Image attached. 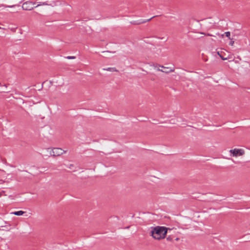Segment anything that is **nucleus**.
<instances>
[{"label":"nucleus","mask_w":250,"mask_h":250,"mask_svg":"<svg viewBox=\"0 0 250 250\" xmlns=\"http://www.w3.org/2000/svg\"><path fill=\"white\" fill-rule=\"evenodd\" d=\"M150 234L155 239H164L167 233V228L165 227L157 226L151 227Z\"/></svg>","instance_id":"1"},{"label":"nucleus","mask_w":250,"mask_h":250,"mask_svg":"<svg viewBox=\"0 0 250 250\" xmlns=\"http://www.w3.org/2000/svg\"><path fill=\"white\" fill-rule=\"evenodd\" d=\"M230 155L232 157H237L245 154V150L242 148H234L229 150Z\"/></svg>","instance_id":"2"},{"label":"nucleus","mask_w":250,"mask_h":250,"mask_svg":"<svg viewBox=\"0 0 250 250\" xmlns=\"http://www.w3.org/2000/svg\"><path fill=\"white\" fill-rule=\"evenodd\" d=\"M48 151L51 156L56 157L59 156L66 152L65 151L62 150L60 148H54L53 149H48Z\"/></svg>","instance_id":"3"},{"label":"nucleus","mask_w":250,"mask_h":250,"mask_svg":"<svg viewBox=\"0 0 250 250\" xmlns=\"http://www.w3.org/2000/svg\"><path fill=\"white\" fill-rule=\"evenodd\" d=\"M35 4V2L31 1H26L24 2L22 5V8L24 10H31L33 9V5Z\"/></svg>","instance_id":"4"},{"label":"nucleus","mask_w":250,"mask_h":250,"mask_svg":"<svg viewBox=\"0 0 250 250\" xmlns=\"http://www.w3.org/2000/svg\"><path fill=\"white\" fill-rule=\"evenodd\" d=\"M217 54L223 60H227L232 58L231 55H229L228 57H225L224 55H223L222 52H218Z\"/></svg>","instance_id":"5"},{"label":"nucleus","mask_w":250,"mask_h":250,"mask_svg":"<svg viewBox=\"0 0 250 250\" xmlns=\"http://www.w3.org/2000/svg\"><path fill=\"white\" fill-rule=\"evenodd\" d=\"M103 70L111 72L117 71V69L115 67H108L106 68H104Z\"/></svg>","instance_id":"6"},{"label":"nucleus","mask_w":250,"mask_h":250,"mask_svg":"<svg viewBox=\"0 0 250 250\" xmlns=\"http://www.w3.org/2000/svg\"><path fill=\"white\" fill-rule=\"evenodd\" d=\"M12 213L16 215L20 216L23 215L24 213V212L22 210H20L18 211H15Z\"/></svg>","instance_id":"7"},{"label":"nucleus","mask_w":250,"mask_h":250,"mask_svg":"<svg viewBox=\"0 0 250 250\" xmlns=\"http://www.w3.org/2000/svg\"><path fill=\"white\" fill-rule=\"evenodd\" d=\"M157 70L158 71H162V72H163L164 73H167V74L169 73L170 72H174V69H172V68H170L169 70V71H165L164 70L160 69V68H158L157 69Z\"/></svg>","instance_id":"8"},{"label":"nucleus","mask_w":250,"mask_h":250,"mask_svg":"<svg viewBox=\"0 0 250 250\" xmlns=\"http://www.w3.org/2000/svg\"><path fill=\"white\" fill-rule=\"evenodd\" d=\"M224 34L226 36V37H228L229 38V39L231 40L230 37V32H229V31L228 32H226Z\"/></svg>","instance_id":"9"},{"label":"nucleus","mask_w":250,"mask_h":250,"mask_svg":"<svg viewBox=\"0 0 250 250\" xmlns=\"http://www.w3.org/2000/svg\"><path fill=\"white\" fill-rule=\"evenodd\" d=\"M47 5V3H46L45 2H42V3H40L38 5H37L36 7H38V6H39L40 5Z\"/></svg>","instance_id":"10"},{"label":"nucleus","mask_w":250,"mask_h":250,"mask_svg":"<svg viewBox=\"0 0 250 250\" xmlns=\"http://www.w3.org/2000/svg\"><path fill=\"white\" fill-rule=\"evenodd\" d=\"M67 58L68 59H74L76 58L75 56H67Z\"/></svg>","instance_id":"11"},{"label":"nucleus","mask_w":250,"mask_h":250,"mask_svg":"<svg viewBox=\"0 0 250 250\" xmlns=\"http://www.w3.org/2000/svg\"><path fill=\"white\" fill-rule=\"evenodd\" d=\"M234 42L233 41H231L229 42V45L231 46H233L234 44Z\"/></svg>","instance_id":"12"},{"label":"nucleus","mask_w":250,"mask_h":250,"mask_svg":"<svg viewBox=\"0 0 250 250\" xmlns=\"http://www.w3.org/2000/svg\"><path fill=\"white\" fill-rule=\"evenodd\" d=\"M2 6L6 7H13L15 6V5H11V6H5V5H2Z\"/></svg>","instance_id":"13"},{"label":"nucleus","mask_w":250,"mask_h":250,"mask_svg":"<svg viewBox=\"0 0 250 250\" xmlns=\"http://www.w3.org/2000/svg\"><path fill=\"white\" fill-rule=\"evenodd\" d=\"M159 67H161V68H166V69H169L168 67H164V66L163 65H159Z\"/></svg>","instance_id":"14"},{"label":"nucleus","mask_w":250,"mask_h":250,"mask_svg":"<svg viewBox=\"0 0 250 250\" xmlns=\"http://www.w3.org/2000/svg\"><path fill=\"white\" fill-rule=\"evenodd\" d=\"M4 193V191H2L1 192H0V197L2 195V194Z\"/></svg>","instance_id":"15"},{"label":"nucleus","mask_w":250,"mask_h":250,"mask_svg":"<svg viewBox=\"0 0 250 250\" xmlns=\"http://www.w3.org/2000/svg\"><path fill=\"white\" fill-rule=\"evenodd\" d=\"M207 35L208 36H212V35L211 34H208Z\"/></svg>","instance_id":"16"},{"label":"nucleus","mask_w":250,"mask_h":250,"mask_svg":"<svg viewBox=\"0 0 250 250\" xmlns=\"http://www.w3.org/2000/svg\"><path fill=\"white\" fill-rule=\"evenodd\" d=\"M176 241H178V240H179V238H177L176 239Z\"/></svg>","instance_id":"17"},{"label":"nucleus","mask_w":250,"mask_h":250,"mask_svg":"<svg viewBox=\"0 0 250 250\" xmlns=\"http://www.w3.org/2000/svg\"><path fill=\"white\" fill-rule=\"evenodd\" d=\"M201 34H204V33H203V32H201Z\"/></svg>","instance_id":"18"},{"label":"nucleus","mask_w":250,"mask_h":250,"mask_svg":"<svg viewBox=\"0 0 250 250\" xmlns=\"http://www.w3.org/2000/svg\"><path fill=\"white\" fill-rule=\"evenodd\" d=\"M165 71H167V70H164ZM167 71H169V70H167Z\"/></svg>","instance_id":"19"},{"label":"nucleus","mask_w":250,"mask_h":250,"mask_svg":"<svg viewBox=\"0 0 250 250\" xmlns=\"http://www.w3.org/2000/svg\"><path fill=\"white\" fill-rule=\"evenodd\" d=\"M1 28L0 27V29Z\"/></svg>","instance_id":"20"}]
</instances>
